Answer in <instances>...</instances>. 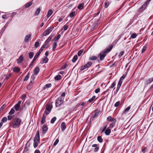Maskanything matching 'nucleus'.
Masks as SVG:
<instances>
[{
  "label": "nucleus",
  "instance_id": "f257e3e1",
  "mask_svg": "<svg viewBox=\"0 0 153 153\" xmlns=\"http://www.w3.org/2000/svg\"><path fill=\"white\" fill-rule=\"evenodd\" d=\"M21 122V120L18 118L14 119L10 123V126L13 128H16L19 127Z\"/></svg>",
  "mask_w": 153,
  "mask_h": 153
},
{
  "label": "nucleus",
  "instance_id": "f03ea898",
  "mask_svg": "<svg viewBox=\"0 0 153 153\" xmlns=\"http://www.w3.org/2000/svg\"><path fill=\"white\" fill-rule=\"evenodd\" d=\"M39 138V131H38L36 135L35 138L34 139L33 146L35 148H36L38 146L40 141Z\"/></svg>",
  "mask_w": 153,
  "mask_h": 153
},
{
  "label": "nucleus",
  "instance_id": "7ed1b4c3",
  "mask_svg": "<svg viewBox=\"0 0 153 153\" xmlns=\"http://www.w3.org/2000/svg\"><path fill=\"white\" fill-rule=\"evenodd\" d=\"M126 75H123L122 77H121L120 79V80L118 83L117 86V91H118L119 90L122 82V81L123 79L125 77H126Z\"/></svg>",
  "mask_w": 153,
  "mask_h": 153
},
{
  "label": "nucleus",
  "instance_id": "20e7f679",
  "mask_svg": "<svg viewBox=\"0 0 153 153\" xmlns=\"http://www.w3.org/2000/svg\"><path fill=\"white\" fill-rule=\"evenodd\" d=\"M63 100L61 98L59 97L56 100L55 102V105L56 107H59L62 103Z\"/></svg>",
  "mask_w": 153,
  "mask_h": 153
},
{
  "label": "nucleus",
  "instance_id": "39448f33",
  "mask_svg": "<svg viewBox=\"0 0 153 153\" xmlns=\"http://www.w3.org/2000/svg\"><path fill=\"white\" fill-rule=\"evenodd\" d=\"M21 101H19L15 105L14 108L16 111H18L21 109L20 104Z\"/></svg>",
  "mask_w": 153,
  "mask_h": 153
},
{
  "label": "nucleus",
  "instance_id": "423d86ee",
  "mask_svg": "<svg viewBox=\"0 0 153 153\" xmlns=\"http://www.w3.org/2000/svg\"><path fill=\"white\" fill-rule=\"evenodd\" d=\"M52 30L51 27H49L43 33V36H46L49 35Z\"/></svg>",
  "mask_w": 153,
  "mask_h": 153
},
{
  "label": "nucleus",
  "instance_id": "0eeeda50",
  "mask_svg": "<svg viewBox=\"0 0 153 153\" xmlns=\"http://www.w3.org/2000/svg\"><path fill=\"white\" fill-rule=\"evenodd\" d=\"M51 109V107L50 105H48L46 106V109L44 112V114H46V115L48 114Z\"/></svg>",
  "mask_w": 153,
  "mask_h": 153
},
{
  "label": "nucleus",
  "instance_id": "6e6552de",
  "mask_svg": "<svg viewBox=\"0 0 153 153\" xmlns=\"http://www.w3.org/2000/svg\"><path fill=\"white\" fill-rule=\"evenodd\" d=\"M100 111L98 109H96L93 113L92 117L93 118L96 117L99 114V113L100 112Z\"/></svg>",
  "mask_w": 153,
  "mask_h": 153
},
{
  "label": "nucleus",
  "instance_id": "1a4fd4ad",
  "mask_svg": "<svg viewBox=\"0 0 153 153\" xmlns=\"http://www.w3.org/2000/svg\"><path fill=\"white\" fill-rule=\"evenodd\" d=\"M106 54L103 51L101 52L99 54V56H100V59L101 60H102L106 56Z\"/></svg>",
  "mask_w": 153,
  "mask_h": 153
},
{
  "label": "nucleus",
  "instance_id": "9d476101",
  "mask_svg": "<svg viewBox=\"0 0 153 153\" xmlns=\"http://www.w3.org/2000/svg\"><path fill=\"white\" fill-rule=\"evenodd\" d=\"M48 127L45 125L43 126L42 128V134L44 135L46 132L48 130Z\"/></svg>",
  "mask_w": 153,
  "mask_h": 153
},
{
  "label": "nucleus",
  "instance_id": "9b49d317",
  "mask_svg": "<svg viewBox=\"0 0 153 153\" xmlns=\"http://www.w3.org/2000/svg\"><path fill=\"white\" fill-rule=\"evenodd\" d=\"M61 128L62 130L63 131L66 128L65 123L64 122H62L61 124Z\"/></svg>",
  "mask_w": 153,
  "mask_h": 153
},
{
  "label": "nucleus",
  "instance_id": "f8f14e48",
  "mask_svg": "<svg viewBox=\"0 0 153 153\" xmlns=\"http://www.w3.org/2000/svg\"><path fill=\"white\" fill-rule=\"evenodd\" d=\"M31 35L30 34L26 35L24 41L26 42H27L29 39L31 38Z\"/></svg>",
  "mask_w": 153,
  "mask_h": 153
},
{
  "label": "nucleus",
  "instance_id": "ddd939ff",
  "mask_svg": "<svg viewBox=\"0 0 153 153\" xmlns=\"http://www.w3.org/2000/svg\"><path fill=\"white\" fill-rule=\"evenodd\" d=\"M151 0H147V1H146L144 4L142 5V7H143L145 9L146 8V7L149 4V2Z\"/></svg>",
  "mask_w": 153,
  "mask_h": 153
},
{
  "label": "nucleus",
  "instance_id": "4468645a",
  "mask_svg": "<svg viewBox=\"0 0 153 153\" xmlns=\"http://www.w3.org/2000/svg\"><path fill=\"white\" fill-rule=\"evenodd\" d=\"M39 68L38 67H36L35 69H34V74L36 75H37L39 72Z\"/></svg>",
  "mask_w": 153,
  "mask_h": 153
},
{
  "label": "nucleus",
  "instance_id": "2eb2a0df",
  "mask_svg": "<svg viewBox=\"0 0 153 153\" xmlns=\"http://www.w3.org/2000/svg\"><path fill=\"white\" fill-rule=\"evenodd\" d=\"M46 116L45 115V114L44 113V114L42 116V120L41 121V123L42 124H44L45 122L46 121Z\"/></svg>",
  "mask_w": 153,
  "mask_h": 153
},
{
  "label": "nucleus",
  "instance_id": "dca6fc26",
  "mask_svg": "<svg viewBox=\"0 0 153 153\" xmlns=\"http://www.w3.org/2000/svg\"><path fill=\"white\" fill-rule=\"evenodd\" d=\"M116 121V120H112V122H111L112 123L110 124V128H112L114 126Z\"/></svg>",
  "mask_w": 153,
  "mask_h": 153
},
{
  "label": "nucleus",
  "instance_id": "f3484780",
  "mask_svg": "<svg viewBox=\"0 0 153 153\" xmlns=\"http://www.w3.org/2000/svg\"><path fill=\"white\" fill-rule=\"evenodd\" d=\"M23 59V57L22 55H21L19 59H18L17 60V63H20L21 62Z\"/></svg>",
  "mask_w": 153,
  "mask_h": 153
},
{
  "label": "nucleus",
  "instance_id": "a211bd4d",
  "mask_svg": "<svg viewBox=\"0 0 153 153\" xmlns=\"http://www.w3.org/2000/svg\"><path fill=\"white\" fill-rule=\"evenodd\" d=\"M53 13V11L52 10H49L48 11L47 14V17L48 18Z\"/></svg>",
  "mask_w": 153,
  "mask_h": 153
},
{
  "label": "nucleus",
  "instance_id": "6ab92c4d",
  "mask_svg": "<svg viewBox=\"0 0 153 153\" xmlns=\"http://www.w3.org/2000/svg\"><path fill=\"white\" fill-rule=\"evenodd\" d=\"M111 132V129H110L109 128H108L105 131V134L107 135H108L110 134Z\"/></svg>",
  "mask_w": 153,
  "mask_h": 153
},
{
  "label": "nucleus",
  "instance_id": "aec40b11",
  "mask_svg": "<svg viewBox=\"0 0 153 153\" xmlns=\"http://www.w3.org/2000/svg\"><path fill=\"white\" fill-rule=\"evenodd\" d=\"M112 47H110L105 50L104 51L107 54L108 52H109L112 49Z\"/></svg>",
  "mask_w": 153,
  "mask_h": 153
},
{
  "label": "nucleus",
  "instance_id": "412c9836",
  "mask_svg": "<svg viewBox=\"0 0 153 153\" xmlns=\"http://www.w3.org/2000/svg\"><path fill=\"white\" fill-rule=\"evenodd\" d=\"M20 70V69L19 67H15L13 69V71L16 73L19 72Z\"/></svg>",
  "mask_w": 153,
  "mask_h": 153
},
{
  "label": "nucleus",
  "instance_id": "4be33fe9",
  "mask_svg": "<svg viewBox=\"0 0 153 153\" xmlns=\"http://www.w3.org/2000/svg\"><path fill=\"white\" fill-rule=\"evenodd\" d=\"M97 59V57L96 56H91L89 57V60H95Z\"/></svg>",
  "mask_w": 153,
  "mask_h": 153
},
{
  "label": "nucleus",
  "instance_id": "5701e85b",
  "mask_svg": "<svg viewBox=\"0 0 153 153\" xmlns=\"http://www.w3.org/2000/svg\"><path fill=\"white\" fill-rule=\"evenodd\" d=\"M39 56V53H36L32 61V63H33L34 62L36 59Z\"/></svg>",
  "mask_w": 153,
  "mask_h": 153
},
{
  "label": "nucleus",
  "instance_id": "b1692460",
  "mask_svg": "<svg viewBox=\"0 0 153 153\" xmlns=\"http://www.w3.org/2000/svg\"><path fill=\"white\" fill-rule=\"evenodd\" d=\"M84 6V3H82L81 4H80L79 5L78 8V9L81 10L83 8V6Z\"/></svg>",
  "mask_w": 153,
  "mask_h": 153
},
{
  "label": "nucleus",
  "instance_id": "393cba45",
  "mask_svg": "<svg viewBox=\"0 0 153 153\" xmlns=\"http://www.w3.org/2000/svg\"><path fill=\"white\" fill-rule=\"evenodd\" d=\"M32 3H33L32 1H31L30 2L26 3L25 5V7L26 8L29 7L32 4Z\"/></svg>",
  "mask_w": 153,
  "mask_h": 153
},
{
  "label": "nucleus",
  "instance_id": "a878e982",
  "mask_svg": "<svg viewBox=\"0 0 153 153\" xmlns=\"http://www.w3.org/2000/svg\"><path fill=\"white\" fill-rule=\"evenodd\" d=\"M77 59V56L75 55L72 59V61L73 62H75Z\"/></svg>",
  "mask_w": 153,
  "mask_h": 153
},
{
  "label": "nucleus",
  "instance_id": "bb28decb",
  "mask_svg": "<svg viewBox=\"0 0 153 153\" xmlns=\"http://www.w3.org/2000/svg\"><path fill=\"white\" fill-rule=\"evenodd\" d=\"M40 8H38L37 9L36 13H35V16H37L39 14L40 12Z\"/></svg>",
  "mask_w": 153,
  "mask_h": 153
},
{
  "label": "nucleus",
  "instance_id": "cd10ccee",
  "mask_svg": "<svg viewBox=\"0 0 153 153\" xmlns=\"http://www.w3.org/2000/svg\"><path fill=\"white\" fill-rule=\"evenodd\" d=\"M34 53L33 52H30L29 53V57L31 59L33 56Z\"/></svg>",
  "mask_w": 153,
  "mask_h": 153
},
{
  "label": "nucleus",
  "instance_id": "c85d7f7f",
  "mask_svg": "<svg viewBox=\"0 0 153 153\" xmlns=\"http://www.w3.org/2000/svg\"><path fill=\"white\" fill-rule=\"evenodd\" d=\"M57 45V44H56V43H54L53 44L52 50L53 51H55V49L56 48Z\"/></svg>",
  "mask_w": 153,
  "mask_h": 153
},
{
  "label": "nucleus",
  "instance_id": "c756f323",
  "mask_svg": "<svg viewBox=\"0 0 153 153\" xmlns=\"http://www.w3.org/2000/svg\"><path fill=\"white\" fill-rule=\"evenodd\" d=\"M75 12L74 11L71 13L69 14V16L70 17L72 18L75 15Z\"/></svg>",
  "mask_w": 153,
  "mask_h": 153
},
{
  "label": "nucleus",
  "instance_id": "7c9ffc66",
  "mask_svg": "<svg viewBox=\"0 0 153 153\" xmlns=\"http://www.w3.org/2000/svg\"><path fill=\"white\" fill-rule=\"evenodd\" d=\"M86 104V102H80L79 103H78L77 104V106H78L81 105L82 106H85Z\"/></svg>",
  "mask_w": 153,
  "mask_h": 153
},
{
  "label": "nucleus",
  "instance_id": "2f4dec72",
  "mask_svg": "<svg viewBox=\"0 0 153 153\" xmlns=\"http://www.w3.org/2000/svg\"><path fill=\"white\" fill-rule=\"evenodd\" d=\"M97 140L100 143H101L102 142L103 140L101 137L100 136L98 137L97 138Z\"/></svg>",
  "mask_w": 153,
  "mask_h": 153
},
{
  "label": "nucleus",
  "instance_id": "473e14b6",
  "mask_svg": "<svg viewBox=\"0 0 153 153\" xmlns=\"http://www.w3.org/2000/svg\"><path fill=\"white\" fill-rule=\"evenodd\" d=\"M51 84H47L43 88V90H45L46 88H48L51 87Z\"/></svg>",
  "mask_w": 153,
  "mask_h": 153
},
{
  "label": "nucleus",
  "instance_id": "72a5a7b5",
  "mask_svg": "<svg viewBox=\"0 0 153 153\" xmlns=\"http://www.w3.org/2000/svg\"><path fill=\"white\" fill-rule=\"evenodd\" d=\"M116 120L115 119H114L113 118H112L111 116H109L108 117L107 119V120L108 121H111V122H112V120Z\"/></svg>",
  "mask_w": 153,
  "mask_h": 153
},
{
  "label": "nucleus",
  "instance_id": "f704fd0d",
  "mask_svg": "<svg viewBox=\"0 0 153 153\" xmlns=\"http://www.w3.org/2000/svg\"><path fill=\"white\" fill-rule=\"evenodd\" d=\"M61 76L59 75H58L55 77V79L56 80H59L60 79Z\"/></svg>",
  "mask_w": 153,
  "mask_h": 153
},
{
  "label": "nucleus",
  "instance_id": "c9c22d12",
  "mask_svg": "<svg viewBox=\"0 0 153 153\" xmlns=\"http://www.w3.org/2000/svg\"><path fill=\"white\" fill-rule=\"evenodd\" d=\"M48 60V59L47 57H45L43 60V62L44 63H47Z\"/></svg>",
  "mask_w": 153,
  "mask_h": 153
},
{
  "label": "nucleus",
  "instance_id": "e433bc0d",
  "mask_svg": "<svg viewBox=\"0 0 153 153\" xmlns=\"http://www.w3.org/2000/svg\"><path fill=\"white\" fill-rule=\"evenodd\" d=\"M153 81V77L147 80V82L148 83H150Z\"/></svg>",
  "mask_w": 153,
  "mask_h": 153
},
{
  "label": "nucleus",
  "instance_id": "4c0bfd02",
  "mask_svg": "<svg viewBox=\"0 0 153 153\" xmlns=\"http://www.w3.org/2000/svg\"><path fill=\"white\" fill-rule=\"evenodd\" d=\"M137 34L135 33H133L131 34V37L132 39L135 38L137 36Z\"/></svg>",
  "mask_w": 153,
  "mask_h": 153
},
{
  "label": "nucleus",
  "instance_id": "58836bf2",
  "mask_svg": "<svg viewBox=\"0 0 153 153\" xmlns=\"http://www.w3.org/2000/svg\"><path fill=\"white\" fill-rule=\"evenodd\" d=\"M130 108L131 107L130 106L128 107L123 112V114H124L125 113L127 112L130 109Z\"/></svg>",
  "mask_w": 153,
  "mask_h": 153
},
{
  "label": "nucleus",
  "instance_id": "ea45409f",
  "mask_svg": "<svg viewBox=\"0 0 153 153\" xmlns=\"http://www.w3.org/2000/svg\"><path fill=\"white\" fill-rule=\"evenodd\" d=\"M65 95V92H63L62 94L61 95V96L59 97V98H61V99H62L63 100L64 99V98Z\"/></svg>",
  "mask_w": 153,
  "mask_h": 153
},
{
  "label": "nucleus",
  "instance_id": "a19ab883",
  "mask_svg": "<svg viewBox=\"0 0 153 153\" xmlns=\"http://www.w3.org/2000/svg\"><path fill=\"white\" fill-rule=\"evenodd\" d=\"M31 79H32V80H31L30 82V85H31V83H32V81H33L34 80V79H35V77H34V75H33L31 77Z\"/></svg>",
  "mask_w": 153,
  "mask_h": 153
},
{
  "label": "nucleus",
  "instance_id": "79ce46f5",
  "mask_svg": "<svg viewBox=\"0 0 153 153\" xmlns=\"http://www.w3.org/2000/svg\"><path fill=\"white\" fill-rule=\"evenodd\" d=\"M83 51V50L82 49H81L79 51L78 53V55L79 56H80L81 54L82 53V52Z\"/></svg>",
  "mask_w": 153,
  "mask_h": 153
},
{
  "label": "nucleus",
  "instance_id": "37998d69",
  "mask_svg": "<svg viewBox=\"0 0 153 153\" xmlns=\"http://www.w3.org/2000/svg\"><path fill=\"white\" fill-rule=\"evenodd\" d=\"M56 117H53L51 121V123H53L56 120Z\"/></svg>",
  "mask_w": 153,
  "mask_h": 153
},
{
  "label": "nucleus",
  "instance_id": "c03bdc74",
  "mask_svg": "<svg viewBox=\"0 0 153 153\" xmlns=\"http://www.w3.org/2000/svg\"><path fill=\"white\" fill-rule=\"evenodd\" d=\"M14 112H15L13 108H12L11 109L10 111L9 112V114L10 115L14 113Z\"/></svg>",
  "mask_w": 153,
  "mask_h": 153
},
{
  "label": "nucleus",
  "instance_id": "a18cd8bd",
  "mask_svg": "<svg viewBox=\"0 0 153 153\" xmlns=\"http://www.w3.org/2000/svg\"><path fill=\"white\" fill-rule=\"evenodd\" d=\"M95 96H93L91 99H90L88 101L90 102H92L95 98Z\"/></svg>",
  "mask_w": 153,
  "mask_h": 153
},
{
  "label": "nucleus",
  "instance_id": "49530a36",
  "mask_svg": "<svg viewBox=\"0 0 153 153\" xmlns=\"http://www.w3.org/2000/svg\"><path fill=\"white\" fill-rule=\"evenodd\" d=\"M115 85H116V82L115 81H114V82H113L112 83V85L110 87V88H113L115 86Z\"/></svg>",
  "mask_w": 153,
  "mask_h": 153
},
{
  "label": "nucleus",
  "instance_id": "de8ad7c7",
  "mask_svg": "<svg viewBox=\"0 0 153 153\" xmlns=\"http://www.w3.org/2000/svg\"><path fill=\"white\" fill-rule=\"evenodd\" d=\"M59 142V140L58 139H57L54 143L53 145L54 146H55Z\"/></svg>",
  "mask_w": 153,
  "mask_h": 153
},
{
  "label": "nucleus",
  "instance_id": "09e8293b",
  "mask_svg": "<svg viewBox=\"0 0 153 153\" xmlns=\"http://www.w3.org/2000/svg\"><path fill=\"white\" fill-rule=\"evenodd\" d=\"M39 45V42L38 41L36 42L35 44V46L36 48H37Z\"/></svg>",
  "mask_w": 153,
  "mask_h": 153
},
{
  "label": "nucleus",
  "instance_id": "8fccbe9b",
  "mask_svg": "<svg viewBox=\"0 0 153 153\" xmlns=\"http://www.w3.org/2000/svg\"><path fill=\"white\" fill-rule=\"evenodd\" d=\"M109 5V3L107 1H105V7L106 8H107L108 7Z\"/></svg>",
  "mask_w": 153,
  "mask_h": 153
},
{
  "label": "nucleus",
  "instance_id": "3c124183",
  "mask_svg": "<svg viewBox=\"0 0 153 153\" xmlns=\"http://www.w3.org/2000/svg\"><path fill=\"white\" fill-rule=\"evenodd\" d=\"M43 48V47H42V46L41 48L39 49V52H37L36 53H39V55L40 54V53L42 51H43V49L42 48Z\"/></svg>",
  "mask_w": 153,
  "mask_h": 153
},
{
  "label": "nucleus",
  "instance_id": "603ef678",
  "mask_svg": "<svg viewBox=\"0 0 153 153\" xmlns=\"http://www.w3.org/2000/svg\"><path fill=\"white\" fill-rule=\"evenodd\" d=\"M69 26L68 25H65L64 26V30L65 31L68 28Z\"/></svg>",
  "mask_w": 153,
  "mask_h": 153
},
{
  "label": "nucleus",
  "instance_id": "864d4df0",
  "mask_svg": "<svg viewBox=\"0 0 153 153\" xmlns=\"http://www.w3.org/2000/svg\"><path fill=\"white\" fill-rule=\"evenodd\" d=\"M124 52L123 51H122L121 52H120L118 56L119 57V58H120L123 56V55L124 54Z\"/></svg>",
  "mask_w": 153,
  "mask_h": 153
},
{
  "label": "nucleus",
  "instance_id": "5fc2aeb1",
  "mask_svg": "<svg viewBox=\"0 0 153 153\" xmlns=\"http://www.w3.org/2000/svg\"><path fill=\"white\" fill-rule=\"evenodd\" d=\"M145 9L142 6L138 10V11L140 12H142L143 10H144Z\"/></svg>",
  "mask_w": 153,
  "mask_h": 153
},
{
  "label": "nucleus",
  "instance_id": "6e6d98bb",
  "mask_svg": "<svg viewBox=\"0 0 153 153\" xmlns=\"http://www.w3.org/2000/svg\"><path fill=\"white\" fill-rule=\"evenodd\" d=\"M91 64L92 63L90 62H88L86 64V65H87L88 68L90 67L91 65Z\"/></svg>",
  "mask_w": 153,
  "mask_h": 153
},
{
  "label": "nucleus",
  "instance_id": "4d7b16f0",
  "mask_svg": "<svg viewBox=\"0 0 153 153\" xmlns=\"http://www.w3.org/2000/svg\"><path fill=\"white\" fill-rule=\"evenodd\" d=\"M1 121L3 122H6L7 121V117H3L1 120Z\"/></svg>",
  "mask_w": 153,
  "mask_h": 153
},
{
  "label": "nucleus",
  "instance_id": "13d9d810",
  "mask_svg": "<svg viewBox=\"0 0 153 153\" xmlns=\"http://www.w3.org/2000/svg\"><path fill=\"white\" fill-rule=\"evenodd\" d=\"M6 28V27H5V26H4V27L2 28V29L0 31V33H1V34H2L4 31V30Z\"/></svg>",
  "mask_w": 153,
  "mask_h": 153
},
{
  "label": "nucleus",
  "instance_id": "bf43d9fd",
  "mask_svg": "<svg viewBox=\"0 0 153 153\" xmlns=\"http://www.w3.org/2000/svg\"><path fill=\"white\" fill-rule=\"evenodd\" d=\"M146 49H147L146 47L144 46L142 49V53H144L146 51Z\"/></svg>",
  "mask_w": 153,
  "mask_h": 153
},
{
  "label": "nucleus",
  "instance_id": "052dcab7",
  "mask_svg": "<svg viewBox=\"0 0 153 153\" xmlns=\"http://www.w3.org/2000/svg\"><path fill=\"white\" fill-rule=\"evenodd\" d=\"M120 104V102L118 101L117 102L114 104V106L115 107H117Z\"/></svg>",
  "mask_w": 153,
  "mask_h": 153
},
{
  "label": "nucleus",
  "instance_id": "680f3d73",
  "mask_svg": "<svg viewBox=\"0 0 153 153\" xmlns=\"http://www.w3.org/2000/svg\"><path fill=\"white\" fill-rule=\"evenodd\" d=\"M52 37L50 36L46 40L47 42H50L52 39Z\"/></svg>",
  "mask_w": 153,
  "mask_h": 153
},
{
  "label": "nucleus",
  "instance_id": "e2e57ef3",
  "mask_svg": "<svg viewBox=\"0 0 153 153\" xmlns=\"http://www.w3.org/2000/svg\"><path fill=\"white\" fill-rule=\"evenodd\" d=\"M48 43V42H47V41L46 40V41L45 42V44L42 46V47H43V48H45L46 47V45Z\"/></svg>",
  "mask_w": 153,
  "mask_h": 153
},
{
  "label": "nucleus",
  "instance_id": "0e129e2a",
  "mask_svg": "<svg viewBox=\"0 0 153 153\" xmlns=\"http://www.w3.org/2000/svg\"><path fill=\"white\" fill-rule=\"evenodd\" d=\"M13 117V116H12L10 115H9L8 116V120H10Z\"/></svg>",
  "mask_w": 153,
  "mask_h": 153
},
{
  "label": "nucleus",
  "instance_id": "69168bd1",
  "mask_svg": "<svg viewBox=\"0 0 153 153\" xmlns=\"http://www.w3.org/2000/svg\"><path fill=\"white\" fill-rule=\"evenodd\" d=\"M11 74H9L8 75H6V78L7 79H8L11 76Z\"/></svg>",
  "mask_w": 153,
  "mask_h": 153
},
{
  "label": "nucleus",
  "instance_id": "338daca9",
  "mask_svg": "<svg viewBox=\"0 0 153 153\" xmlns=\"http://www.w3.org/2000/svg\"><path fill=\"white\" fill-rule=\"evenodd\" d=\"M100 89L99 88H98L95 90V92L96 93H98V92H99L100 91Z\"/></svg>",
  "mask_w": 153,
  "mask_h": 153
},
{
  "label": "nucleus",
  "instance_id": "774afa93",
  "mask_svg": "<svg viewBox=\"0 0 153 153\" xmlns=\"http://www.w3.org/2000/svg\"><path fill=\"white\" fill-rule=\"evenodd\" d=\"M99 148L98 146L96 147L94 149V151L96 152H97L98 151V150H99Z\"/></svg>",
  "mask_w": 153,
  "mask_h": 153
}]
</instances>
